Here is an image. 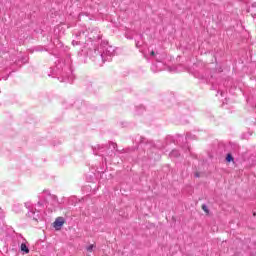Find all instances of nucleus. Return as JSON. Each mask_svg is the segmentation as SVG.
<instances>
[{
  "label": "nucleus",
  "mask_w": 256,
  "mask_h": 256,
  "mask_svg": "<svg viewBox=\"0 0 256 256\" xmlns=\"http://www.w3.org/2000/svg\"><path fill=\"white\" fill-rule=\"evenodd\" d=\"M94 155H98L99 157H102L104 161H107V159H113L115 155H133L134 151L136 150L135 147H128L123 148L122 150H119L117 148V143L110 142L108 144H97L93 148Z\"/></svg>",
  "instance_id": "nucleus-1"
},
{
  "label": "nucleus",
  "mask_w": 256,
  "mask_h": 256,
  "mask_svg": "<svg viewBox=\"0 0 256 256\" xmlns=\"http://www.w3.org/2000/svg\"><path fill=\"white\" fill-rule=\"evenodd\" d=\"M56 75H60L62 77L63 83H71L73 81V70L71 69V59L68 58L67 62H63L58 60L56 63Z\"/></svg>",
  "instance_id": "nucleus-2"
},
{
  "label": "nucleus",
  "mask_w": 256,
  "mask_h": 256,
  "mask_svg": "<svg viewBox=\"0 0 256 256\" xmlns=\"http://www.w3.org/2000/svg\"><path fill=\"white\" fill-rule=\"evenodd\" d=\"M94 53L105 63V61H111V57L115 56V47L109 45L107 40H102L100 46L94 48Z\"/></svg>",
  "instance_id": "nucleus-3"
},
{
  "label": "nucleus",
  "mask_w": 256,
  "mask_h": 256,
  "mask_svg": "<svg viewBox=\"0 0 256 256\" xmlns=\"http://www.w3.org/2000/svg\"><path fill=\"white\" fill-rule=\"evenodd\" d=\"M139 145L147 150L146 158L150 161H159L161 159V154H159V150L155 147L153 141L140 137Z\"/></svg>",
  "instance_id": "nucleus-4"
},
{
  "label": "nucleus",
  "mask_w": 256,
  "mask_h": 256,
  "mask_svg": "<svg viewBox=\"0 0 256 256\" xmlns=\"http://www.w3.org/2000/svg\"><path fill=\"white\" fill-rule=\"evenodd\" d=\"M211 159H215L216 161H235L233 154L227 150V146L223 143H218L216 148L213 149Z\"/></svg>",
  "instance_id": "nucleus-5"
},
{
  "label": "nucleus",
  "mask_w": 256,
  "mask_h": 256,
  "mask_svg": "<svg viewBox=\"0 0 256 256\" xmlns=\"http://www.w3.org/2000/svg\"><path fill=\"white\" fill-rule=\"evenodd\" d=\"M191 73L196 79H201L202 81H208L209 77H211V70L202 61L193 64Z\"/></svg>",
  "instance_id": "nucleus-6"
},
{
  "label": "nucleus",
  "mask_w": 256,
  "mask_h": 256,
  "mask_svg": "<svg viewBox=\"0 0 256 256\" xmlns=\"http://www.w3.org/2000/svg\"><path fill=\"white\" fill-rule=\"evenodd\" d=\"M102 37L103 35L99 31V28L89 29L86 31V45L89 47L93 43H97Z\"/></svg>",
  "instance_id": "nucleus-7"
},
{
  "label": "nucleus",
  "mask_w": 256,
  "mask_h": 256,
  "mask_svg": "<svg viewBox=\"0 0 256 256\" xmlns=\"http://www.w3.org/2000/svg\"><path fill=\"white\" fill-rule=\"evenodd\" d=\"M150 57H155L157 63L153 64L151 66V70L154 73H157V71H163L165 70V64H163L164 56H161L159 53H156L155 51H150Z\"/></svg>",
  "instance_id": "nucleus-8"
},
{
  "label": "nucleus",
  "mask_w": 256,
  "mask_h": 256,
  "mask_svg": "<svg viewBox=\"0 0 256 256\" xmlns=\"http://www.w3.org/2000/svg\"><path fill=\"white\" fill-rule=\"evenodd\" d=\"M173 143H175V139L173 138V136H167L160 149H169V146L173 145Z\"/></svg>",
  "instance_id": "nucleus-9"
},
{
  "label": "nucleus",
  "mask_w": 256,
  "mask_h": 256,
  "mask_svg": "<svg viewBox=\"0 0 256 256\" xmlns=\"http://www.w3.org/2000/svg\"><path fill=\"white\" fill-rule=\"evenodd\" d=\"M62 225H65V218L64 217L56 218V220L53 223L54 229H56V231H59L61 230Z\"/></svg>",
  "instance_id": "nucleus-10"
},
{
  "label": "nucleus",
  "mask_w": 256,
  "mask_h": 256,
  "mask_svg": "<svg viewBox=\"0 0 256 256\" xmlns=\"http://www.w3.org/2000/svg\"><path fill=\"white\" fill-rule=\"evenodd\" d=\"M168 155L169 159H179L181 157V151L179 149H173Z\"/></svg>",
  "instance_id": "nucleus-11"
},
{
  "label": "nucleus",
  "mask_w": 256,
  "mask_h": 256,
  "mask_svg": "<svg viewBox=\"0 0 256 256\" xmlns=\"http://www.w3.org/2000/svg\"><path fill=\"white\" fill-rule=\"evenodd\" d=\"M144 112H145V106H142V105L136 106V114L137 115H141Z\"/></svg>",
  "instance_id": "nucleus-12"
},
{
  "label": "nucleus",
  "mask_w": 256,
  "mask_h": 256,
  "mask_svg": "<svg viewBox=\"0 0 256 256\" xmlns=\"http://www.w3.org/2000/svg\"><path fill=\"white\" fill-rule=\"evenodd\" d=\"M21 251H23L24 253H29V248L27 247V244H21Z\"/></svg>",
  "instance_id": "nucleus-13"
},
{
  "label": "nucleus",
  "mask_w": 256,
  "mask_h": 256,
  "mask_svg": "<svg viewBox=\"0 0 256 256\" xmlns=\"http://www.w3.org/2000/svg\"><path fill=\"white\" fill-rule=\"evenodd\" d=\"M201 209L204 211V213H206V215H209V208L207 207V205L202 204Z\"/></svg>",
  "instance_id": "nucleus-14"
},
{
  "label": "nucleus",
  "mask_w": 256,
  "mask_h": 256,
  "mask_svg": "<svg viewBox=\"0 0 256 256\" xmlns=\"http://www.w3.org/2000/svg\"><path fill=\"white\" fill-rule=\"evenodd\" d=\"M93 249H95V245L91 244L90 246L87 247L88 253H93Z\"/></svg>",
  "instance_id": "nucleus-15"
},
{
  "label": "nucleus",
  "mask_w": 256,
  "mask_h": 256,
  "mask_svg": "<svg viewBox=\"0 0 256 256\" xmlns=\"http://www.w3.org/2000/svg\"><path fill=\"white\" fill-rule=\"evenodd\" d=\"M143 46V42L136 41V47L137 49H140Z\"/></svg>",
  "instance_id": "nucleus-16"
},
{
  "label": "nucleus",
  "mask_w": 256,
  "mask_h": 256,
  "mask_svg": "<svg viewBox=\"0 0 256 256\" xmlns=\"http://www.w3.org/2000/svg\"><path fill=\"white\" fill-rule=\"evenodd\" d=\"M183 151L187 152L189 151L191 153V149L189 148V145H187L186 147L182 148Z\"/></svg>",
  "instance_id": "nucleus-17"
},
{
  "label": "nucleus",
  "mask_w": 256,
  "mask_h": 256,
  "mask_svg": "<svg viewBox=\"0 0 256 256\" xmlns=\"http://www.w3.org/2000/svg\"><path fill=\"white\" fill-rule=\"evenodd\" d=\"M81 42H79V41H75V40H73L72 41V45H79Z\"/></svg>",
  "instance_id": "nucleus-18"
},
{
  "label": "nucleus",
  "mask_w": 256,
  "mask_h": 256,
  "mask_svg": "<svg viewBox=\"0 0 256 256\" xmlns=\"http://www.w3.org/2000/svg\"><path fill=\"white\" fill-rule=\"evenodd\" d=\"M251 161H256V154L252 155L250 158Z\"/></svg>",
  "instance_id": "nucleus-19"
},
{
  "label": "nucleus",
  "mask_w": 256,
  "mask_h": 256,
  "mask_svg": "<svg viewBox=\"0 0 256 256\" xmlns=\"http://www.w3.org/2000/svg\"><path fill=\"white\" fill-rule=\"evenodd\" d=\"M186 139H193V137L191 136V134L187 133L186 134Z\"/></svg>",
  "instance_id": "nucleus-20"
},
{
  "label": "nucleus",
  "mask_w": 256,
  "mask_h": 256,
  "mask_svg": "<svg viewBox=\"0 0 256 256\" xmlns=\"http://www.w3.org/2000/svg\"><path fill=\"white\" fill-rule=\"evenodd\" d=\"M195 177H201V173H199V172H195Z\"/></svg>",
  "instance_id": "nucleus-21"
},
{
  "label": "nucleus",
  "mask_w": 256,
  "mask_h": 256,
  "mask_svg": "<svg viewBox=\"0 0 256 256\" xmlns=\"http://www.w3.org/2000/svg\"><path fill=\"white\" fill-rule=\"evenodd\" d=\"M220 95H221V97H224V95H225V92H223V91H220Z\"/></svg>",
  "instance_id": "nucleus-22"
},
{
  "label": "nucleus",
  "mask_w": 256,
  "mask_h": 256,
  "mask_svg": "<svg viewBox=\"0 0 256 256\" xmlns=\"http://www.w3.org/2000/svg\"><path fill=\"white\" fill-rule=\"evenodd\" d=\"M242 139H247V136H245V134H243Z\"/></svg>",
  "instance_id": "nucleus-23"
},
{
  "label": "nucleus",
  "mask_w": 256,
  "mask_h": 256,
  "mask_svg": "<svg viewBox=\"0 0 256 256\" xmlns=\"http://www.w3.org/2000/svg\"><path fill=\"white\" fill-rule=\"evenodd\" d=\"M193 159H197V155H195V156L193 157Z\"/></svg>",
  "instance_id": "nucleus-24"
},
{
  "label": "nucleus",
  "mask_w": 256,
  "mask_h": 256,
  "mask_svg": "<svg viewBox=\"0 0 256 256\" xmlns=\"http://www.w3.org/2000/svg\"><path fill=\"white\" fill-rule=\"evenodd\" d=\"M37 51H42V50H37Z\"/></svg>",
  "instance_id": "nucleus-25"
}]
</instances>
